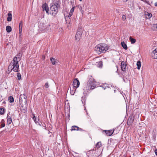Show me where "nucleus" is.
<instances>
[{
    "label": "nucleus",
    "mask_w": 157,
    "mask_h": 157,
    "mask_svg": "<svg viewBox=\"0 0 157 157\" xmlns=\"http://www.w3.org/2000/svg\"><path fill=\"white\" fill-rule=\"evenodd\" d=\"M114 132V134H117V132H115V131Z\"/></svg>",
    "instance_id": "43"
},
{
    "label": "nucleus",
    "mask_w": 157,
    "mask_h": 157,
    "mask_svg": "<svg viewBox=\"0 0 157 157\" xmlns=\"http://www.w3.org/2000/svg\"><path fill=\"white\" fill-rule=\"evenodd\" d=\"M136 65L137 66L138 69L139 70L140 69L141 66L140 62V61H137V62Z\"/></svg>",
    "instance_id": "28"
},
{
    "label": "nucleus",
    "mask_w": 157,
    "mask_h": 157,
    "mask_svg": "<svg viewBox=\"0 0 157 157\" xmlns=\"http://www.w3.org/2000/svg\"><path fill=\"white\" fill-rule=\"evenodd\" d=\"M123 1V2H127L128 0H122Z\"/></svg>",
    "instance_id": "42"
},
{
    "label": "nucleus",
    "mask_w": 157,
    "mask_h": 157,
    "mask_svg": "<svg viewBox=\"0 0 157 157\" xmlns=\"http://www.w3.org/2000/svg\"><path fill=\"white\" fill-rule=\"evenodd\" d=\"M108 47L105 44L101 43L98 44L95 48V50L99 54L105 53L108 50Z\"/></svg>",
    "instance_id": "2"
},
{
    "label": "nucleus",
    "mask_w": 157,
    "mask_h": 157,
    "mask_svg": "<svg viewBox=\"0 0 157 157\" xmlns=\"http://www.w3.org/2000/svg\"><path fill=\"white\" fill-rule=\"evenodd\" d=\"M86 114H88V113H87V111H86Z\"/></svg>",
    "instance_id": "49"
},
{
    "label": "nucleus",
    "mask_w": 157,
    "mask_h": 157,
    "mask_svg": "<svg viewBox=\"0 0 157 157\" xmlns=\"http://www.w3.org/2000/svg\"><path fill=\"white\" fill-rule=\"evenodd\" d=\"M8 100L10 102L12 103L14 102V99L13 96H10L8 98Z\"/></svg>",
    "instance_id": "25"
},
{
    "label": "nucleus",
    "mask_w": 157,
    "mask_h": 157,
    "mask_svg": "<svg viewBox=\"0 0 157 157\" xmlns=\"http://www.w3.org/2000/svg\"><path fill=\"white\" fill-rule=\"evenodd\" d=\"M129 40L131 42V44H134L136 41V39H135L132 38L131 36L130 37Z\"/></svg>",
    "instance_id": "27"
},
{
    "label": "nucleus",
    "mask_w": 157,
    "mask_h": 157,
    "mask_svg": "<svg viewBox=\"0 0 157 157\" xmlns=\"http://www.w3.org/2000/svg\"><path fill=\"white\" fill-rule=\"evenodd\" d=\"M42 57H43V58H44V57H43V56H42Z\"/></svg>",
    "instance_id": "48"
},
{
    "label": "nucleus",
    "mask_w": 157,
    "mask_h": 157,
    "mask_svg": "<svg viewBox=\"0 0 157 157\" xmlns=\"http://www.w3.org/2000/svg\"><path fill=\"white\" fill-rule=\"evenodd\" d=\"M5 121L4 120H3V119L1 121V123H5Z\"/></svg>",
    "instance_id": "39"
},
{
    "label": "nucleus",
    "mask_w": 157,
    "mask_h": 157,
    "mask_svg": "<svg viewBox=\"0 0 157 157\" xmlns=\"http://www.w3.org/2000/svg\"><path fill=\"white\" fill-rule=\"evenodd\" d=\"M54 5H56V6L57 7V9H58L60 7L59 3L58 2L56 3V4H54Z\"/></svg>",
    "instance_id": "34"
},
{
    "label": "nucleus",
    "mask_w": 157,
    "mask_h": 157,
    "mask_svg": "<svg viewBox=\"0 0 157 157\" xmlns=\"http://www.w3.org/2000/svg\"><path fill=\"white\" fill-rule=\"evenodd\" d=\"M20 53H19V55H17V56H20Z\"/></svg>",
    "instance_id": "44"
},
{
    "label": "nucleus",
    "mask_w": 157,
    "mask_h": 157,
    "mask_svg": "<svg viewBox=\"0 0 157 157\" xmlns=\"http://www.w3.org/2000/svg\"><path fill=\"white\" fill-rule=\"evenodd\" d=\"M33 120L34 121H35V123L36 124H39V125H40V126H41V125L39 124L38 122L37 121H36V118L35 117V115H33Z\"/></svg>",
    "instance_id": "30"
},
{
    "label": "nucleus",
    "mask_w": 157,
    "mask_h": 157,
    "mask_svg": "<svg viewBox=\"0 0 157 157\" xmlns=\"http://www.w3.org/2000/svg\"><path fill=\"white\" fill-rule=\"evenodd\" d=\"M75 6L73 7L70 10V12L69 14L68 17H71L74 11L75 10Z\"/></svg>",
    "instance_id": "21"
},
{
    "label": "nucleus",
    "mask_w": 157,
    "mask_h": 157,
    "mask_svg": "<svg viewBox=\"0 0 157 157\" xmlns=\"http://www.w3.org/2000/svg\"><path fill=\"white\" fill-rule=\"evenodd\" d=\"M80 1H82V0H79Z\"/></svg>",
    "instance_id": "50"
},
{
    "label": "nucleus",
    "mask_w": 157,
    "mask_h": 157,
    "mask_svg": "<svg viewBox=\"0 0 157 157\" xmlns=\"http://www.w3.org/2000/svg\"><path fill=\"white\" fill-rule=\"evenodd\" d=\"M42 57H43V58H44V57H43V56H42Z\"/></svg>",
    "instance_id": "46"
},
{
    "label": "nucleus",
    "mask_w": 157,
    "mask_h": 157,
    "mask_svg": "<svg viewBox=\"0 0 157 157\" xmlns=\"http://www.w3.org/2000/svg\"><path fill=\"white\" fill-rule=\"evenodd\" d=\"M126 64L124 61H122L121 63V69L122 71H124L126 70Z\"/></svg>",
    "instance_id": "14"
},
{
    "label": "nucleus",
    "mask_w": 157,
    "mask_h": 157,
    "mask_svg": "<svg viewBox=\"0 0 157 157\" xmlns=\"http://www.w3.org/2000/svg\"><path fill=\"white\" fill-rule=\"evenodd\" d=\"M52 65H55L56 63H57V62L56 61V60L53 58H51L50 59Z\"/></svg>",
    "instance_id": "20"
},
{
    "label": "nucleus",
    "mask_w": 157,
    "mask_h": 157,
    "mask_svg": "<svg viewBox=\"0 0 157 157\" xmlns=\"http://www.w3.org/2000/svg\"><path fill=\"white\" fill-rule=\"evenodd\" d=\"M96 65L98 67H101L102 66V62L101 61L97 62Z\"/></svg>",
    "instance_id": "22"
},
{
    "label": "nucleus",
    "mask_w": 157,
    "mask_h": 157,
    "mask_svg": "<svg viewBox=\"0 0 157 157\" xmlns=\"http://www.w3.org/2000/svg\"><path fill=\"white\" fill-rule=\"evenodd\" d=\"M153 138L154 139V140H155L156 135L155 134L153 135Z\"/></svg>",
    "instance_id": "37"
},
{
    "label": "nucleus",
    "mask_w": 157,
    "mask_h": 157,
    "mask_svg": "<svg viewBox=\"0 0 157 157\" xmlns=\"http://www.w3.org/2000/svg\"><path fill=\"white\" fill-rule=\"evenodd\" d=\"M58 12V9L56 5H52L49 9V13L53 17H55Z\"/></svg>",
    "instance_id": "3"
},
{
    "label": "nucleus",
    "mask_w": 157,
    "mask_h": 157,
    "mask_svg": "<svg viewBox=\"0 0 157 157\" xmlns=\"http://www.w3.org/2000/svg\"><path fill=\"white\" fill-rule=\"evenodd\" d=\"M155 6H157V2H156L155 3Z\"/></svg>",
    "instance_id": "41"
},
{
    "label": "nucleus",
    "mask_w": 157,
    "mask_h": 157,
    "mask_svg": "<svg viewBox=\"0 0 157 157\" xmlns=\"http://www.w3.org/2000/svg\"><path fill=\"white\" fill-rule=\"evenodd\" d=\"M49 86L48 82H47L45 83V84L44 85V86L45 87L48 88L49 87Z\"/></svg>",
    "instance_id": "32"
},
{
    "label": "nucleus",
    "mask_w": 157,
    "mask_h": 157,
    "mask_svg": "<svg viewBox=\"0 0 157 157\" xmlns=\"http://www.w3.org/2000/svg\"><path fill=\"white\" fill-rule=\"evenodd\" d=\"M77 88L73 86L72 88H70V94L72 95H74L75 91L76 90V89Z\"/></svg>",
    "instance_id": "16"
},
{
    "label": "nucleus",
    "mask_w": 157,
    "mask_h": 157,
    "mask_svg": "<svg viewBox=\"0 0 157 157\" xmlns=\"http://www.w3.org/2000/svg\"><path fill=\"white\" fill-rule=\"evenodd\" d=\"M42 57H43V58H44V57H43V56H42Z\"/></svg>",
    "instance_id": "47"
},
{
    "label": "nucleus",
    "mask_w": 157,
    "mask_h": 157,
    "mask_svg": "<svg viewBox=\"0 0 157 157\" xmlns=\"http://www.w3.org/2000/svg\"><path fill=\"white\" fill-rule=\"evenodd\" d=\"M17 77L18 78V79L19 80H20L21 79V74L19 73H17Z\"/></svg>",
    "instance_id": "31"
},
{
    "label": "nucleus",
    "mask_w": 157,
    "mask_h": 157,
    "mask_svg": "<svg viewBox=\"0 0 157 157\" xmlns=\"http://www.w3.org/2000/svg\"><path fill=\"white\" fill-rule=\"evenodd\" d=\"M83 99H83V98H82V103H83V104H84V105H85V100H84V101L83 102Z\"/></svg>",
    "instance_id": "38"
},
{
    "label": "nucleus",
    "mask_w": 157,
    "mask_h": 157,
    "mask_svg": "<svg viewBox=\"0 0 157 157\" xmlns=\"http://www.w3.org/2000/svg\"><path fill=\"white\" fill-rule=\"evenodd\" d=\"M6 30L8 33H10L11 32L12 30V28L10 26H7L6 27Z\"/></svg>",
    "instance_id": "26"
},
{
    "label": "nucleus",
    "mask_w": 157,
    "mask_h": 157,
    "mask_svg": "<svg viewBox=\"0 0 157 157\" xmlns=\"http://www.w3.org/2000/svg\"><path fill=\"white\" fill-rule=\"evenodd\" d=\"M101 87L102 88V89H103L104 90H105V89H106V88H109V87L108 86H101Z\"/></svg>",
    "instance_id": "36"
},
{
    "label": "nucleus",
    "mask_w": 157,
    "mask_h": 157,
    "mask_svg": "<svg viewBox=\"0 0 157 157\" xmlns=\"http://www.w3.org/2000/svg\"><path fill=\"white\" fill-rule=\"evenodd\" d=\"M116 129V128L115 129H114L113 131L112 130H104L103 131V132H105L107 136H110L113 134Z\"/></svg>",
    "instance_id": "11"
},
{
    "label": "nucleus",
    "mask_w": 157,
    "mask_h": 157,
    "mask_svg": "<svg viewBox=\"0 0 157 157\" xmlns=\"http://www.w3.org/2000/svg\"><path fill=\"white\" fill-rule=\"evenodd\" d=\"M155 153L157 156V150H155Z\"/></svg>",
    "instance_id": "40"
},
{
    "label": "nucleus",
    "mask_w": 157,
    "mask_h": 157,
    "mask_svg": "<svg viewBox=\"0 0 157 157\" xmlns=\"http://www.w3.org/2000/svg\"><path fill=\"white\" fill-rule=\"evenodd\" d=\"M126 16L125 15H123L122 16V20L124 21V20H125V19H126Z\"/></svg>",
    "instance_id": "33"
},
{
    "label": "nucleus",
    "mask_w": 157,
    "mask_h": 157,
    "mask_svg": "<svg viewBox=\"0 0 157 157\" xmlns=\"http://www.w3.org/2000/svg\"><path fill=\"white\" fill-rule=\"evenodd\" d=\"M80 84V82L77 78H75L73 82V86L78 88L79 87Z\"/></svg>",
    "instance_id": "8"
},
{
    "label": "nucleus",
    "mask_w": 157,
    "mask_h": 157,
    "mask_svg": "<svg viewBox=\"0 0 157 157\" xmlns=\"http://www.w3.org/2000/svg\"><path fill=\"white\" fill-rule=\"evenodd\" d=\"M82 32L81 29H78L76 33L75 39L77 41H79L82 37Z\"/></svg>",
    "instance_id": "4"
},
{
    "label": "nucleus",
    "mask_w": 157,
    "mask_h": 157,
    "mask_svg": "<svg viewBox=\"0 0 157 157\" xmlns=\"http://www.w3.org/2000/svg\"><path fill=\"white\" fill-rule=\"evenodd\" d=\"M47 26H49L50 25H47L43 23H40L39 25V27L44 31H46L48 30L49 28L47 27Z\"/></svg>",
    "instance_id": "7"
},
{
    "label": "nucleus",
    "mask_w": 157,
    "mask_h": 157,
    "mask_svg": "<svg viewBox=\"0 0 157 157\" xmlns=\"http://www.w3.org/2000/svg\"><path fill=\"white\" fill-rule=\"evenodd\" d=\"M121 45L123 48L125 50H127L128 48L126 44L124 43V42L123 41L121 43Z\"/></svg>",
    "instance_id": "23"
},
{
    "label": "nucleus",
    "mask_w": 157,
    "mask_h": 157,
    "mask_svg": "<svg viewBox=\"0 0 157 157\" xmlns=\"http://www.w3.org/2000/svg\"><path fill=\"white\" fill-rule=\"evenodd\" d=\"M19 64L18 61L17 60V57H14L11 62L8 66V73H9L13 70L15 72H18L19 71Z\"/></svg>",
    "instance_id": "1"
},
{
    "label": "nucleus",
    "mask_w": 157,
    "mask_h": 157,
    "mask_svg": "<svg viewBox=\"0 0 157 157\" xmlns=\"http://www.w3.org/2000/svg\"><path fill=\"white\" fill-rule=\"evenodd\" d=\"M5 123H2L1 124V128L4 127L5 126Z\"/></svg>",
    "instance_id": "35"
},
{
    "label": "nucleus",
    "mask_w": 157,
    "mask_h": 157,
    "mask_svg": "<svg viewBox=\"0 0 157 157\" xmlns=\"http://www.w3.org/2000/svg\"><path fill=\"white\" fill-rule=\"evenodd\" d=\"M71 131H83V129L81 128L78 127L76 126H73L71 127Z\"/></svg>",
    "instance_id": "13"
},
{
    "label": "nucleus",
    "mask_w": 157,
    "mask_h": 157,
    "mask_svg": "<svg viewBox=\"0 0 157 157\" xmlns=\"http://www.w3.org/2000/svg\"><path fill=\"white\" fill-rule=\"evenodd\" d=\"M6 119L7 124H10L12 121V117L11 115L10 116L8 114Z\"/></svg>",
    "instance_id": "12"
},
{
    "label": "nucleus",
    "mask_w": 157,
    "mask_h": 157,
    "mask_svg": "<svg viewBox=\"0 0 157 157\" xmlns=\"http://www.w3.org/2000/svg\"><path fill=\"white\" fill-rule=\"evenodd\" d=\"M151 57L154 59H157V48H156L151 53Z\"/></svg>",
    "instance_id": "10"
},
{
    "label": "nucleus",
    "mask_w": 157,
    "mask_h": 157,
    "mask_svg": "<svg viewBox=\"0 0 157 157\" xmlns=\"http://www.w3.org/2000/svg\"><path fill=\"white\" fill-rule=\"evenodd\" d=\"M88 83L91 87V89H93L96 86L95 82L94 81V79L93 78H90L88 82Z\"/></svg>",
    "instance_id": "5"
},
{
    "label": "nucleus",
    "mask_w": 157,
    "mask_h": 157,
    "mask_svg": "<svg viewBox=\"0 0 157 157\" xmlns=\"http://www.w3.org/2000/svg\"><path fill=\"white\" fill-rule=\"evenodd\" d=\"M101 146V142H98L96 144V147L97 148H99Z\"/></svg>",
    "instance_id": "29"
},
{
    "label": "nucleus",
    "mask_w": 157,
    "mask_h": 157,
    "mask_svg": "<svg viewBox=\"0 0 157 157\" xmlns=\"http://www.w3.org/2000/svg\"><path fill=\"white\" fill-rule=\"evenodd\" d=\"M90 90H91V87L89 86V84L87 82V83L85 84L84 86L83 87V93L85 94H87L89 91Z\"/></svg>",
    "instance_id": "6"
},
{
    "label": "nucleus",
    "mask_w": 157,
    "mask_h": 157,
    "mask_svg": "<svg viewBox=\"0 0 157 157\" xmlns=\"http://www.w3.org/2000/svg\"><path fill=\"white\" fill-rule=\"evenodd\" d=\"M146 15V17L147 19H150L152 16V14L151 13H149L147 12L145 13Z\"/></svg>",
    "instance_id": "18"
},
{
    "label": "nucleus",
    "mask_w": 157,
    "mask_h": 157,
    "mask_svg": "<svg viewBox=\"0 0 157 157\" xmlns=\"http://www.w3.org/2000/svg\"><path fill=\"white\" fill-rule=\"evenodd\" d=\"M23 22L21 21H20L19 24V34L20 36L21 35L22 30V28Z\"/></svg>",
    "instance_id": "15"
},
{
    "label": "nucleus",
    "mask_w": 157,
    "mask_h": 157,
    "mask_svg": "<svg viewBox=\"0 0 157 157\" xmlns=\"http://www.w3.org/2000/svg\"><path fill=\"white\" fill-rule=\"evenodd\" d=\"M134 119L132 117V116H130L128 118V121L127 124H130L132 123Z\"/></svg>",
    "instance_id": "17"
},
{
    "label": "nucleus",
    "mask_w": 157,
    "mask_h": 157,
    "mask_svg": "<svg viewBox=\"0 0 157 157\" xmlns=\"http://www.w3.org/2000/svg\"><path fill=\"white\" fill-rule=\"evenodd\" d=\"M42 7L43 9V10L44 11L45 10L47 13L49 14V9L48 5L46 3L43 4L42 6Z\"/></svg>",
    "instance_id": "9"
},
{
    "label": "nucleus",
    "mask_w": 157,
    "mask_h": 157,
    "mask_svg": "<svg viewBox=\"0 0 157 157\" xmlns=\"http://www.w3.org/2000/svg\"><path fill=\"white\" fill-rule=\"evenodd\" d=\"M6 111V109L4 108H0V114L3 115L4 113Z\"/></svg>",
    "instance_id": "24"
},
{
    "label": "nucleus",
    "mask_w": 157,
    "mask_h": 157,
    "mask_svg": "<svg viewBox=\"0 0 157 157\" xmlns=\"http://www.w3.org/2000/svg\"><path fill=\"white\" fill-rule=\"evenodd\" d=\"M84 109L86 110V107L84 106Z\"/></svg>",
    "instance_id": "45"
},
{
    "label": "nucleus",
    "mask_w": 157,
    "mask_h": 157,
    "mask_svg": "<svg viewBox=\"0 0 157 157\" xmlns=\"http://www.w3.org/2000/svg\"><path fill=\"white\" fill-rule=\"evenodd\" d=\"M12 21V14L10 12H9L8 14L7 21Z\"/></svg>",
    "instance_id": "19"
}]
</instances>
